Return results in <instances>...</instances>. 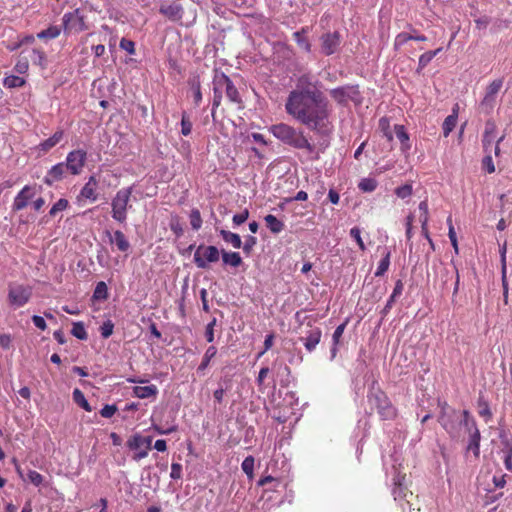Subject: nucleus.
I'll return each mask as SVG.
<instances>
[{"label":"nucleus","mask_w":512,"mask_h":512,"mask_svg":"<svg viewBox=\"0 0 512 512\" xmlns=\"http://www.w3.org/2000/svg\"><path fill=\"white\" fill-rule=\"evenodd\" d=\"M457 124V112L456 110H453V113L449 116H447L443 122L442 129H443V135L447 137L455 128Z\"/></svg>","instance_id":"f704fd0d"},{"label":"nucleus","mask_w":512,"mask_h":512,"mask_svg":"<svg viewBox=\"0 0 512 512\" xmlns=\"http://www.w3.org/2000/svg\"><path fill=\"white\" fill-rule=\"evenodd\" d=\"M350 236L356 241L361 251H365L366 246L361 238V231L358 227H353L350 230Z\"/></svg>","instance_id":"5fc2aeb1"},{"label":"nucleus","mask_w":512,"mask_h":512,"mask_svg":"<svg viewBox=\"0 0 512 512\" xmlns=\"http://www.w3.org/2000/svg\"><path fill=\"white\" fill-rule=\"evenodd\" d=\"M106 234L109 237V242L114 244L119 251L127 252L130 249V243L122 231L116 230L113 233L107 231Z\"/></svg>","instance_id":"412c9836"},{"label":"nucleus","mask_w":512,"mask_h":512,"mask_svg":"<svg viewBox=\"0 0 512 512\" xmlns=\"http://www.w3.org/2000/svg\"><path fill=\"white\" fill-rule=\"evenodd\" d=\"M369 400L376 406L377 412L383 420H392L396 416V409L386 394L377 390L369 395Z\"/></svg>","instance_id":"0eeeda50"},{"label":"nucleus","mask_w":512,"mask_h":512,"mask_svg":"<svg viewBox=\"0 0 512 512\" xmlns=\"http://www.w3.org/2000/svg\"><path fill=\"white\" fill-rule=\"evenodd\" d=\"M25 84V80L22 77L10 75L4 78L3 85L6 88H18Z\"/></svg>","instance_id":"ea45409f"},{"label":"nucleus","mask_w":512,"mask_h":512,"mask_svg":"<svg viewBox=\"0 0 512 512\" xmlns=\"http://www.w3.org/2000/svg\"><path fill=\"white\" fill-rule=\"evenodd\" d=\"M63 31L66 35L78 34L88 29L85 23V16L80 9L67 12L62 17Z\"/></svg>","instance_id":"423d86ee"},{"label":"nucleus","mask_w":512,"mask_h":512,"mask_svg":"<svg viewBox=\"0 0 512 512\" xmlns=\"http://www.w3.org/2000/svg\"><path fill=\"white\" fill-rule=\"evenodd\" d=\"M133 394L137 398L146 399L149 397L156 396L158 394V389L156 385H148V386H135L133 388Z\"/></svg>","instance_id":"c85d7f7f"},{"label":"nucleus","mask_w":512,"mask_h":512,"mask_svg":"<svg viewBox=\"0 0 512 512\" xmlns=\"http://www.w3.org/2000/svg\"><path fill=\"white\" fill-rule=\"evenodd\" d=\"M241 468L248 477H252L254 470V458L252 456L246 457L241 464Z\"/></svg>","instance_id":"09e8293b"},{"label":"nucleus","mask_w":512,"mask_h":512,"mask_svg":"<svg viewBox=\"0 0 512 512\" xmlns=\"http://www.w3.org/2000/svg\"><path fill=\"white\" fill-rule=\"evenodd\" d=\"M403 289H404L403 282L401 280H397L392 294L390 295L389 299L387 300L386 305L384 306L383 310L381 311V314L383 317L389 313L393 304L396 301V298H398L402 294Z\"/></svg>","instance_id":"b1692460"},{"label":"nucleus","mask_w":512,"mask_h":512,"mask_svg":"<svg viewBox=\"0 0 512 512\" xmlns=\"http://www.w3.org/2000/svg\"><path fill=\"white\" fill-rule=\"evenodd\" d=\"M390 257H391V252L387 248H385L384 256L380 260L378 267L375 271L376 277L383 276L388 271L389 266H390Z\"/></svg>","instance_id":"72a5a7b5"},{"label":"nucleus","mask_w":512,"mask_h":512,"mask_svg":"<svg viewBox=\"0 0 512 512\" xmlns=\"http://www.w3.org/2000/svg\"><path fill=\"white\" fill-rule=\"evenodd\" d=\"M87 161V152L84 149H74L70 151L65 160V164L69 169V174L78 176L83 172Z\"/></svg>","instance_id":"9d476101"},{"label":"nucleus","mask_w":512,"mask_h":512,"mask_svg":"<svg viewBox=\"0 0 512 512\" xmlns=\"http://www.w3.org/2000/svg\"><path fill=\"white\" fill-rule=\"evenodd\" d=\"M321 53L330 56L339 51L341 34L338 31L326 32L320 36Z\"/></svg>","instance_id":"ddd939ff"},{"label":"nucleus","mask_w":512,"mask_h":512,"mask_svg":"<svg viewBox=\"0 0 512 512\" xmlns=\"http://www.w3.org/2000/svg\"><path fill=\"white\" fill-rule=\"evenodd\" d=\"M435 57V52H425L419 57L417 72L423 70Z\"/></svg>","instance_id":"de8ad7c7"},{"label":"nucleus","mask_w":512,"mask_h":512,"mask_svg":"<svg viewBox=\"0 0 512 512\" xmlns=\"http://www.w3.org/2000/svg\"><path fill=\"white\" fill-rule=\"evenodd\" d=\"M394 132L401 143V151L407 154L411 149L410 138L403 125H395Z\"/></svg>","instance_id":"5701e85b"},{"label":"nucleus","mask_w":512,"mask_h":512,"mask_svg":"<svg viewBox=\"0 0 512 512\" xmlns=\"http://www.w3.org/2000/svg\"><path fill=\"white\" fill-rule=\"evenodd\" d=\"M222 83H223V89L226 92V96L229 99V101L240 104L242 102V99L240 97V94L238 92V89L233 84L232 80L222 72Z\"/></svg>","instance_id":"aec40b11"},{"label":"nucleus","mask_w":512,"mask_h":512,"mask_svg":"<svg viewBox=\"0 0 512 512\" xmlns=\"http://www.w3.org/2000/svg\"><path fill=\"white\" fill-rule=\"evenodd\" d=\"M497 127L494 121L488 120L485 123V130L483 134L482 144L486 153H491L492 144L496 138Z\"/></svg>","instance_id":"a211bd4d"},{"label":"nucleus","mask_w":512,"mask_h":512,"mask_svg":"<svg viewBox=\"0 0 512 512\" xmlns=\"http://www.w3.org/2000/svg\"><path fill=\"white\" fill-rule=\"evenodd\" d=\"M419 211H420V216H419V220L421 222V232H422V235L425 237V239H429V232H428V203L427 201H421L419 203Z\"/></svg>","instance_id":"393cba45"},{"label":"nucleus","mask_w":512,"mask_h":512,"mask_svg":"<svg viewBox=\"0 0 512 512\" xmlns=\"http://www.w3.org/2000/svg\"><path fill=\"white\" fill-rule=\"evenodd\" d=\"M151 444V436L145 437L139 433H135L127 441V447L132 451H136L133 455V460L135 461H140L141 459L147 457L148 452L151 449Z\"/></svg>","instance_id":"6e6552de"},{"label":"nucleus","mask_w":512,"mask_h":512,"mask_svg":"<svg viewBox=\"0 0 512 512\" xmlns=\"http://www.w3.org/2000/svg\"><path fill=\"white\" fill-rule=\"evenodd\" d=\"M32 296V290L24 285H10L8 290V301L14 308L23 307L29 302Z\"/></svg>","instance_id":"f8f14e48"},{"label":"nucleus","mask_w":512,"mask_h":512,"mask_svg":"<svg viewBox=\"0 0 512 512\" xmlns=\"http://www.w3.org/2000/svg\"><path fill=\"white\" fill-rule=\"evenodd\" d=\"M68 207L69 201L65 198H61L51 207L49 215L55 217L59 212L66 210Z\"/></svg>","instance_id":"37998d69"},{"label":"nucleus","mask_w":512,"mask_h":512,"mask_svg":"<svg viewBox=\"0 0 512 512\" xmlns=\"http://www.w3.org/2000/svg\"><path fill=\"white\" fill-rule=\"evenodd\" d=\"M463 428L465 432L468 434V441L465 448V455L469 457L470 454L473 455L475 459H478L480 456V440L481 434L477 427L476 420L472 417L469 411H463Z\"/></svg>","instance_id":"20e7f679"},{"label":"nucleus","mask_w":512,"mask_h":512,"mask_svg":"<svg viewBox=\"0 0 512 512\" xmlns=\"http://www.w3.org/2000/svg\"><path fill=\"white\" fill-rule=\"evenodd\" d=\"M97 184L98 182L95 176H90L88 181L82 187L80 191V196L85 199H89L92 202L96 201L98 198V195L96 193Z\"/></svg>","instance_id":"4be33fe9"},{"label":"nucleus","mask_w":512,"mask_h":512,"mask_svg":"<svg viewBox=\"0 0 512 512\" xmlns=\"http://www.w3.org/2000/svg\"><path fill=\"white\" fill-rule=\"evenodd\" d=\"M134 186L119 189L111 200V216L118 223H125L128 209L132 207L131 196Z\"/></svg>","instance_id":"7ed1b4c3"},{"label":"nucleus","mask_w":512,"mask_h":512,"mask_svg":"<svg viewBox=\"0 0 512 512\" xmlns=\"http://www.w3.org/2000/svg\"><path fill=\"white\" fill-rule=\"evenodd\" d=\"M119 46L121 49L125 50L130 55L135 54V43L133 41L128 40L126 38H122L120 40Z\"/></svg>","instance_id":"bf43d9fd"},{"label":"nucleus","mask_w":512,"mask_h":512,"mask_svg":"<svg viewBox=\"0 0 512 512\" xmlns=\"http://www.w3.org/2000/svg\"><path fill=\"white\" fill-rule=\"evenodd\" d=\"M220 235L222 239L226 242L232 245L233 248L239 249L242 247V241L240 236L237 233H233L228 230H221Z\"/></svg>","instance_id":"7c9ffc66"},{"label":"nucleus","mask_w":512,"mask_h":512,"mask_svg":"<svg viewBox=\"0 0 512 512\" xmlns=\"http://www.w3.org/2000/svg\"><path fill=\"white\" fill-rule=\"evenodd\" d=\"M170 229L171 231L177 236V237H180L182 236L183 234V227H182V224L180 223L179 221V218L178 217H172L171 221H170Z\"/></svg>","instance_id":"4d7b16f0"},{"label":"nucleus","mask_w":512,"mask_h":512,"mask_svg":"<svg viewBox=\"0 0 512 512\" xmlns=\"http://www.w3.org/2000/svg\"><path fill=\"white\" fill-rule=\"evenodd\" d=\"M495 104H496V97L485 93L482 101L479 104V108H480L481 112L488 115L493 111Z\"/></svg>","instance_id":"2f4dec72"},{"label":"nucleus","mask_w":512,"mask_h":512,"mask_svg":"<svg viewBox=\"0 0 512 512\" xmlns=\"http://www.w3.org/2000/svg\"><path fill=\"white\" fill-rule=\"evenodd\" d=\"M61 33V29L58 26H50L45 30H42L37 34V37L39 39L48 40V39H55L57 38Z\"/></svg>","instance_id":"4c0bfd02"},{"label":"nucleus","mask_w":512,"mask_h":512,"mask_svg":"<svg viewBox=\"0 0 512 512\" xmlns=\"http://www.w3.org/2000/svg\"><path fill=\"white\" fill-rule=\"evenodd\" d=\"M358 187L364 192H372L376 189L377 183L374 179L364 178L359 182Z\"/></svg>","instance_id":"a18cd8bd"},{"label":"nucleus","mask_w":512,"mask_h":512,"mask_svg":"<svg viewBox=\"0 0 512 512\" xmlns=\"http://www.w3.org/2000/svg\"><path fill=\"white\" fill-rule=\"evenodd\" d=\"M401 478L399 475L394 478V488L392 490V494L396 501H400L407 497V493L405 492V488L401 483Z\"/></svg>","instance_id":"e433bc0d"},{"label":"nucleus","mask_w":512,"mask_h":512,"mask_svg":"<svg viewBox=\"0 0 512 512\" xmlns=\"http://www.w3.org/2000/svg\"><path fill=\"white\" fill-rule=\"evenodd\" d=\"M30 57H31V60H32L33 64L41 66L42 68L45 67V65H46V55H45V53L42 50L34 48L31 51Z\"/></svg>","instance_id":"a19ab883"},{"label":"nucleus","mask_w":512,"mask_h":512,"mask_svg":"<svg viewBox=\"0 0 512 512\" xmlns=\"http://www.w3.org/2000/svg\"><path fill=\"white\" fill-rule=\"evenodd\" d=\"M482 165H483V168L488 172V173H493L495 171V166L493 164V160H492V157L490 154H487L483 160H482Z\"/></svg>","instance_id":"338daca9"},{"label":"nucleus","mask_w":512,"mask_h":512,"mask_svg":"<svg viewBox=\"0 0 512 512\" xmlns=\"http://www.w3.org/2000/svg\"><path fill=\"white\" fill-rule=\"evenodd\" d=\"M33 196V188L29 185L24 186L15 196L12 204V210L20 211L24 209L28 205L29 200L32 199Z\"/></svg>","instance_id":"f3484780"},{"label":"nucleus","mask_w":512,"mask_h":512,"mask_svg":"<svg viewBox=\"0 0 512 512\" xmlns=\"http://www.w3.org/2000/svg\"><path fill=\"white\" fill-rule=\"evenodd\" d=\"M170 477L173 480L182 478V465L180 463H172Z\"/></svg>","instance_id":"69168bd1"},{"label":"nucleus","mask_w":512,"mask_h":512,"mask_svg":"<svg viewBox=\"0 0 512 512\" xmlns=\"http://www.w3.org/2000/svg\"><path fill=\"white\" fill-rule=\"evenodd\" d=\"M216 353H217L216 347L215 346H209L206 349L205 354L203 356V359H202L200 365L197 368V372H203L209 366V363H210L211 359L213 357H215Z\"/></svg>","instance_id":"c9c22d12"},{"label":"nucleus","mask_w":512,"mask_h":512,"mask_svg":"<svg viewBox=\"0 0 512 512\" xmlns=\"http://www.w3.org/2000/svg\"><path fill=\"white\" fill-rule=\"evenodd\" d=\"M395 194L401 198L405 199L412 195V186L410 184H405L395 189Z\"/></svg>","instance_id":"864d4df0"},{"label":"nucleus","mask_w":512,"mask_h":512,"mask_svg":"<svg viewBox=\"0 0 512 512\" xmlns=\"http://www.w3.org/2000/svg\"><path fill=\"white\" fill-rule=\"evenodd\" d=\"M308 33V27H303L301 30L293 33V39L297 45L307 53L311 52V43L305 36Z\"/></svg>","instance_id":"a878e982"},{"label":"nucleus","mask_w":512,"mask_h":512,"mask_svg":"<svg viewBox=\"0 0 512 512\" xmlns=\"http://www.w3.org/2000/svg\"><path fill=\"white\" fill-rule=\"evenodd\" d=\"M221 256H222L223 264L226 266H231V267L237 268L243 263L242 257L240 256V254L238 252H232V251L228 252V251L222 250Z\"/></svg>","instance_id":"cd10ccee"},{"label":"nucleus","mask_w":512,"mask_h":512,"mask_svg":"<svg viewBox=\"0 0 512 512\" xmlns=\"http://www.w3.org/2000/svg\"><path fill=\"white\" fill-rule=\"evenodd\" d=\"M192 132V122L189 120L187 114L183 112L181 118V134L183 136H188Z\"/></svg>","instance_id":"8fccbe9b"},{"label":"nucleus","mask_w":512,"mask_h":512,"mask_svg":"<svg viewBox=\"0 0 512 512\" xmlns=\"http://www.w3.org/2000/svg\"><path fill=\"white\" fill-rule=\"evenodd\" d=\"M503 86V79L498 78L493 80L486 88V92L489 95L497 96V93L500 91V89Z\"/></svg>","instance_id":"49530a36"},{"label":"nucleus","mask_w":512,"mask_h":512,"mask_svg":"<svg viewBox=\"0 0 512 512\" xmlns=\"http://www.w3.org/2000/svg\"><path fill=\"white\" fill-rule=\"evenodd\" d=\"M113 329H114V324L112 323V321L111 320L105 321L100 327L101 336L105 339L109 338L113 333Z\"/></svg>","instance_id":"6e6d98bb"},{"label":"nucleus","mask_w":512,"mask_h":512,"mask_svg":"<svg viewBox=\"0 0 512 512\" xmlns=\"http://www.w3.org/2000/svg\"><path fill=\"white\" fill-rule=\"evenodd\" d=\"M72 397H73V401L78 406H80L82 409H84L87 412H91L92 411V407L90 406L89 402L87 401V399L85 398L83 392L80 389L75 388L73 390Z\"/></svg>","instance_id":"473e14b6"},{"label":"nucleus","mask_w":512,"mask_h":512,"mask_svg":"<svg viewBox=\"0 0 512 512\" xmlns=\"http://www.w3.org/2000/svg\"><path fill=\"white\" fill-rule=\"evenodd\" d=\"M331 97L340 105L347 104L348 101L360 102V92L358 86L344 85L330 90Z\"/></svg>","instance_id":"9b49d317"},{"label":"nucleus","mask_w":512,"mask_h":512,"mask_svg":"<svg viewBox=\"0 0 512 512\" xmlns=\"http://www.w3.org/2000/svg\"><path fill=\"white\" fill-rule=\"evenodd\" d=\"M117 412V406L112 405H104L103 408L100 410V415L104 418H111L115 413Z\"/></svg>","instance_id":"680f3d73"},{"label":"nucleus","mask_w":512,"mask_h":512,"mask_svg":"<svg viewBox=\"0 0 512 512\" xmlns=\"http://www.w3.org/2000/svg\"><path fill=\"white\" fill-rule=\"evenodd\" d=\"M190 224L193 230L197 231L202 226V218L198 209H192L189 215Z\"/></svg>","instance_id":"c03bdc74"},{"label":"nucleus","mask_w":512,"mask_h":512,"mask_svg":"<svg viewBox=\"0 0 512 512\" xmlns=\"http://www.w3.org/2000/svg\"><path fill=\"white\" fill-rule=\"evenodd\" d=\"M71 334L79 340H86L88 338L83 322L73 323Z\"/></svg>","instance_id":"79ce46f5"},{"label":"nucleus","mask_w":512,"mask_h":512,"mask_svg":"<svg viewBox=\"0 0 512 512\" xmlns=\"http://www.w3.org/2000/svg\"><path fill=\"white\" fill-rule=\"evenodd\" d=\"M264 220L267 228L274 234L280 233L285 227L284 223L272 214L266 215Z\"/></svg>","instance_id":"c756f323"},{"label":"nucleus","mask_w":512,"mask_h":512,"mask_svg":"<svg viewBox=\"0 0 512 512\" xmlns=\"http://www.w3.org/2000/svg\"><path fill=\"white\" fill-rule=\"evenodd\" d=\"M220 251L216 246L201 244L195 249L193 261L197 268L208 269L210 264L219 261Z\"/></svg>","instance_id":"39448f33"},{"label":"nucleus","mask_w":512,"mask_h":512,"mask_svg":"<svg viewBox=\"0 0 512 512\" xmlns=\"http://www.w3.org/2000/svg\"><path fill=\"white\" fill-rule=\"evenodd\" d=\"M438 421L452 438L459 437V428L463 427V413L460 416L458 412L454 410L442 412Z\"/></svg>","instance_id":"1a4fd4ad"},{"label":"nucleus","mask_w":512,"mask_h":512,"mask_svg":"<svg viewBox=\"0 0 512 512\" xmlns=\"http://www.w3.org/2000/svg\"><path fill=\"white\" fill-rule=\"evenodd\" d=\"M288 115L317 134H326L331 127V107L322 91V83L311 74L297 78L295 89L285 102Z\"/></svg>","instance_id":"f257e3e1"},{"label":"nucleus","mask_w":512,"mask_h":512,"mask_svg":"<svg viewBox=\"0 0 512 512\" xmlns=\"http://www.w3.org/2000/svg\"><path fill=\"white\" fill-rule=\"evenodd\" d=\"M63 136H64V132L62 130L56 131L51 137L42 141L38 145V149H40L43 152H48L63 139Z\"/></svg>","instance_id":"bb28decb"},{"label":"nucleus","mask_w":512,"mask_h":512,"mask_svg":"<svg viewBox=\"0 0 512 512\" xmlns=\"http://www.w3.org/2000/svg\"><path fill=\"white\" fill-rule=\"evenodd\" d=\"M257 244V238L252 236V235H248L245 237V241L242 245V248H243V251L245 254L249 255L253 248L255 247V245Z\"/></svg>","instance_id":"603ef678"},{"label":"nucleus","mask_w":512,"mask_h":512,"mask_svg":"<svg viewBox=\"0 0 512 512\" xmlns=\"http://www.w3.org/2000/svg\"><path fill=\"white\" fill-rule=\"evenodd\" d=\"M322 332L320 328L314 327L306 332V335L301 338L304 347L308 352H312L315 350L316 346L319 344L321 340Z\"/></svg>","instance_id":"6ab92c4d"},{"label":"nucleus","mask_w":512,"mask_h":512,"mask_svg":"<svg viewBox=\"0 0 512 512\" xmlns=\"http://www.w3.org/2000/svg\"><path fill=\"white\" fill-rule=\"evenodd\" d=\"M249 217L248 209H244L241 213L235 214L232 218L233 224L239 226L243 224Z\"/></svg>","instance_id":"e2e57ef3"},{"label":"nucleus","mask_w":512,"mask_h":512,"mask_svg":"<svg viewBox=\"0 0 512 512\" xmlns=\"http://www.w3.org/2000/svg\"><path fill=\"white\" fill-rule=\"evenodd\" d=\"M346 324H347V321H345L344 323L338 325L336 327V329L334 330L333 335H332V342H333V344H335V345L339 344L340 339H341V337H342V335L344 333V330L346 328Z\"/></svg>","instance_id":"13d9d810"},{"label":"nucleus","mask_w":512,"mask_h":512,"mask_svg":"<svg viewBox=\"0 0 512 512\" xmlns=\"http://www.w3.org/2000/svg\"><path fill=\"white\" fill-rule=\"evenodd\" d=\"M159 13L172 22H178L183 18L184 8L177 1L171 3L162 2L159 7Z\"/></svg>","instance_id":"4468645a"},{"label":"nucleus","mask_w":512,"mask_h":512,"mask_svg":"<svg viewBox=\"0 0 512 512\" xmlns=\"http://www.w3.org/2000/svg\"><path fill=\"white\" fill-rule=\"evenodd\" d=\"M410 40H411L410 33L401 32L395 37L394 48L396 50H399L403 45H405Z\"/></svg>","instance_id":"3c124183"},{"label":"nucleus","mask_w":512,"mask_h":512,"mask_svg":"<svg viewBox=\"0 0 512 512\" xmlns=\"http://www.w3.org/2000/svg\"><path fill=\"white\" fill-rule=\"evenodd\" d=\"M29 64L27 59H20L15 65V70L20 73L24 74L28 71Z\"/></svg>","instance_id":"774afa93"},{"label":"nucleus","mask_w":512,"mask_h":512,"mask_svg":"<svg viewBox=\"0 0 512 512\" xmlns=\"http://www.w3.org/2000/svg\"><path fill=\"white\" fill-rule=\"evenodd\" d=\"M222 72L219 70L214 71V76L212 79V85H213V101H212V117L215 116L216 109L220 106L222 101V93L224 91L223 89V83H222Z\"/></svg>","instance_id":"dca6fc26"},{"label":"nucleus","mask_w":512,"mask_h":512,"mask_svg":"<svg viewBox=\"0 0 512 512\" xmlns=\"http://www.w3.org/2000/svg\"><path fill=\"white\" fill-rule=\"evenodd\" d=\"M108 298V288L105 282L100 281L97 283L94 292L93 299L94 300H106Z\"/></svg>","instance_id":"58836bf2"},{"label":"nucleus","mask_w":512,"mask_h":512,"mask_svg":"<svg viewBox=\"0 0 512 512\" xmlns=\"http://www.w3.org/2000/svg\"><path fill=\"white\" fill-rule=\"evenodd\" d=\"M69 174L65 162H60L53 165L44 177V183L52 186L55 182L63 180Z\"/></svg>","instance_id":"2eb2a0df"},{"label":"nucleus","mask_w":512,"mask_h":512,"mask_svg":"<svg viewBox=\"0 0 512 512\" xmlns=\"http://www.w3.org/2000/svg\"><path fill=\"white\" fill-rule=\"evenodd\" d=\"M216 325V318H213L206 326L205 337L208 342L214 341V327Z\"/></svg>","instance_id":"0e129e2a"},{"label":"nucleus","mask_w":512,"mask_h":512,"mask_svg":"<svg viewBox=\"0 0 512 512\" xmlns=\"http://www.w3.org/2000/svg\"><path fill=\"white\" fill-rule=\"evenodd\" d=\"M270 132L275 138L295 149L306 150L309 153L314 151V146L308 141L303 131L286 123L272 125Z\"/></svg>","instance_id":"f03ea898"},{"label":"nucleus","mask_w":512,"mask_h":512,"mask_svg":"<svg viewBox=\"0 0 512 512\" xmlns=\"http://www.w3.org/2000/svg\"><path fill=\"white\" fill-rule=\"evenodd\" d=\"M28 480L35 486H39L43 482V476L35 470H31L27 474Z\"/></svg>","instance_id":"052dcab7"}]
</instances>
